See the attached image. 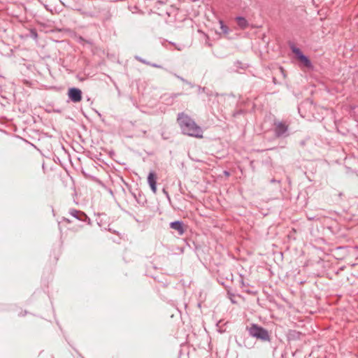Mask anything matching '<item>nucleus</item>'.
<instances>
[{"label":"nucleus","instance_id":"dca6fc26","mask_svg":"<svg viewBox=\"0 0 358 358\" xmlns=\"http://www.w3.org/2000/svg\"><path fill=\"white\" fill-rule=\"evenodd\" d=\"M240 277V284H241V287L242 288H245V287H247L249 285L248 284H246L245 282H244V279H243V275H239Z\"/></svg>","mask_w":358,"mask_h":358},{"label":"nucleus","instance_id":"9d476101","mask_svg":"<svg viewBox=\"0 0 358 358\" xmlns=\"http://www.w3.org/2000/svg\"><path fill=\"white\" fill-rule=\"evenodd\" d=\"M237 24L241 29H245L249 26L248 20L242 16H237L236 17Z\"/></svg>","mask_w":358,"mask_h":358},{"label":"nucleus","instance_id":"ddd939ff","mask_svg":"<svg viewBox=\"0 0 358 358\" xmlns=\"http://www.w3.org/2000/svg\"><path fill=\"white\" fill-rule=\"evenodd\" d=\"M29 36L31 38H32L33 39H34V40H37L38 35V33H37L36 29H31L29 30Z\"/></svg>","mask_w":358,"mask_h":358},{"label":"nucleus","instance_id":"c756f323","mask_svg":"<svg viewBox=\"0 0 358 358\" xmlns=\"http://www.w3.org/2000/svg\"><path fill=\"white\" fill-rule=\"evenodd\" d=\"M241 113V111H238V112H237L236 114H240Z\"/></svg>","mask_w":358,"mask_h":358},{"label":"nucleus","instance_id":"39448f33","mask_svg":"<svg viewBox=\"0 0 358 358\" xmlns=\"http://www.w3.org/2000/svg\"><path fill=\"white\" fill-rule=\"evenodd\" d=\"M67 94L69 99L73 103H78L82 100L83 92L78 87H70L68 90Z\"/></svg>","mask_w":358,"mask_h":358},{"label":"nucleus","instance_id":"0eeeda50","mask_svg":"<svg viewBox=\"0 0 358 358\" xmlns=\"http://www.w3.org/2000/svg\"><path fill=\"white\" fill-rule=\"evenodd\" d=\"M170 228L178 231V235L181 236L184 234L185 231V227L184 222L181 220H176L170 222Z\"/></svg>","mask_w":358,"mask_h":358},{"label":"nucleus","instance_id":"4468645a","mask_svg":"<svg viewBox=\"0 0 358 358\" xmlns=\"http://www.w3.org/2000/svg\"><path fill=\"white\" fill-rule=\"evenodd\" d=\"M180 94H179V93L171 94L168 96V98H166V96L164 95V100H173L175 98L178 97Z\"/></svg>","mask_w":358,"mask_h":358},{"label":"nucleus","instance_id":"7ed1b4c3","mask_svg":"<svg viewBox=\"0 0 358 358\" xmlns=\"http://www.w3.org/2000/svg\"><path fill=\"white\" fill-rule=\"evenodd\" d=\"M274 135L275 138H286L289 136V126L285 122L275 120L273 121Z\"/></svg>","mask_w":358,"mask_h":358},{"label":"nucleus","instance_id":"f257e3e1","mask_svg":"<svg viewBox=\"0 0 358 358\" xmlns=\"http://www.w3.org/2000/svg\"><path fill=\"white\" fill-rule=\"evenodd\" d=\"M177 122L182 134L198 138H203L202 128L196 123L193 118L184 112L178 114Z\"/></svg>","mask_w":358,"mask_h":358},{"label":"nucleus","instance_id":"f03ea898","mask_svg":"<svg viewBox=\"0 0 358 358\" xmlns=\"http://www.w3.org/2000/svg\"><path fill=\"white\" fill-rule=\"evenodd\" d=\"M246 331L251 337L258 341L262 342H271V336L268 331L256 323H252L247 326Z\"/></svg>","mask_w":358,"mask_h":358},{"label":"nucleus","instance_id":"4be33fe9","mask_svg":"<svg viewBox=\"0 0 358 358\" xmlns=\"http://www.w3.org/2000/svg\"><path fill=\"white\" fill-rule=\"evenodd\" d=\"M272 82H273V83L275 85H278V84H279V83L277 81V79H276V78H275V76H273V77L272 78Z\"/></svg>","mask_w":358,"mask_h":358},{"label":"nucleus","instance_id":"423d86ee","mask_svg":"<svg viewBox=\"0 0 358 358\" xmlns=\"http://www.w3.org/2000/svg\"><path fill=\"white\" fill-rule=\"evenodd\" d=\"M69 214L80 221L87 222L88 224L91 223L89 217L81 210L73 208L69 210Z\"/></svg>","mask_w":358,"mask_h":358},{"label":"nucleus","instance_id":"6e6552de","mask_svg":"<svg viewBox=\"0 0 358 358\" xmlns=\"http://www.w3.org/2000/svg\"><path fill=\"white\" fill-rule=\"evenodd\" d=\"M148 182L154 194L157 192V176L155 173L150 172L148 176Z\"/></svg>","mask_w":358,"mask_h":358},{"label":"nucleus","instance_id":"cd10ccee","mask_svg":"<svg viewBox=\"0 0 358 358\" xmlns=\"http://www.w3.org/2000/svg\"><path fill=\"white\" fill-rule=\"evenodd\" d=\"M183 83H185V84H187V83H189V81L185 79V81H183Z\"/></svg>","mask_w":358,"mask_h":358},{"label":"nucleus","instance_id":"f3484780","mask_svg":"<svg viewBox=\"0 0 358 358\" xmlns=\"http://www.w3.org/2000/svg\"><path fill=\"white\" fill-rule=\"evenodd\" d=\"M278 71L279 73L282 75V76L285 78H286V73H285V71L284 70V69L282 67V66H280L278 68Z\"/></svg>","mask_w":358,"mask_h":358},{"label":"nucleus","instance_id":"aec40b11","mask_svg":"<svg viewBox=\"0 0 358 358\" xmlns=\"http://www.w3.org/2000/svg\"><path fill=\"white\" fill-rule=\"evenodd\" d=\"M131 102L132 103V104L136 107V108H138V106L136 101V100H134L132 98H131Z\"/></svg>","mask_w":358,"mask_h":358},{"label":"nucleus","instance_id":"20e7f679","mask_svg":"<svg viewBox=\"0 0 358 358\" xmlns=\"http://www.w3.org/2000/svg\"><path fill=\"white\" fill-rule=\"evenodd\" d=\"M290 48L293 53L295 54L296 58L307 68L313 69V66L308 56L305 55L303 52L294 45H292Z\"/></svg>","mask_w":358,"mask_h":358},{"label":"nucleus","instance_id":"393cba45","mask_svg":"<svg viewBox=\"0 0 358 358\" xmlns=\"http://www.w3.org/2000/svg\"><path fill=\"white\" fill-rule=\"evenodd\" d=\"M224 176H229L230 173H229L228 171H224Z\"/></svg>","mask_w":358,"mask_h":358},{"label":"nucleus","instance_id":"5701e85b","mask_svg":"<svg viewBox=\"0 0 358 358\" xmlns=\"http://www.w3.org/2000/svg\"><path fill=\"white\" fill-rule=\"evenodd\" d=\"M270 182L271 183H275V182H277V183H280V180H276L275 178H273L270 180Z\"/></svg>","mask_w":358,"mask_h":358},{"label":"nucleus","instance_id":"7c9ffc66","mask_svg":"<svg viewBox=\"0 0 358 358\" xmlns=\"http://www.w3.org/2000/svg\"><path fill=\"white\" fill-rule=\"evenodd\" d=\"M82 358H84V357H82Z\"/></svg>","mask_w":358,"mask_h":358},{"label":"nucleus","instance_id":"1a4fd4ad","mask_svg":"<svg viewBox=\"0 0 358 358\" xmlns=\"http://www.w3.org/2000/svg\"><path fill=\"white\" fill-rule=\"evenodd\" d=\"M302 334L295 329H290L288 331L287 337L289 341H296L301 339Z\"/></svg>","mask_w":358,"mask_h":358},{"label":"nucleus","instance_id":"a878e982","mask_svg":"<svg viewBox=\"0 0 358 358\" xmlns=\"http://www.w3.org/2000/svg\"><path fill=\"white\" fill-rule=\"evenodd\" d=\"M167 285H168L167 282H163V284H162L163 287H166Z\"/></svg>","mask_w":358,"mask_h":358},{"label":"nucleus","instance_id":"bb28decb","mask_svg":"<svg viewBox=\"0 0 358 358\" xmlns=\"http://www.w3.org/2000/svg\"><path fill=\"white\" fill-rule=\"evenodd\" d=\"M64 220L67 222H70V220L69 219H67V218H64Z\"/></svg>","mask_w":358,"mask_h":358},{"label":"nucleus","instance_id":"9b49d317","mask_svg":"<svg viewBox=\"0 0 358 358\" xmlns=\"http://www.w3.org/2000/svg\"><path fill=\"white\" fill-rule=\"evenodd\" d=\"M197 88H198V94L205 93L206 94V96L208 97H211L213 96H218L217 93H214L212 90H210V89H208L207 87L197 86Z\"/></svg>","mask_w":358,"mask_h":358},{"label":"nucleus","instance_id":"c85d7f7f","mask_svg":"<svg viewBox=\"0 0 358 358\" xmlns=\"http://www.w3.org/2000/svg\"><path fill=\"white\" fill-rule=\"evenodd\" d=\"M26 313H27V311H24V314H23L22 315H24ZM20 315H22L20 314Z\"/></svg>","mask_w":358,"mask_h":358},{"label":"nucleus","instance_id":"2eb2a0df","mask_svg":"<svg viewBox=\"0 0 358 358\" xmlns=\"http://www.w3.org/2000/svg\"><path fill=\"white\" fill-rule=\"evenodd\" d=\"M134 58H135L137 61H138V62H141V63H143V64H146V65L150 64V62H148V61H147V60H145V59H143L142 57H139V56H137V55H136V56H135V57H134Z\"/></svg>","mask_w":358,"mask_h":358},{"label":"nucleus","instance_id":"412c9836","mask_svg":"<svg viewBox=\"0 0 358 358\" xmlns=\"http://www.w3.org/2000/svg\"><path fill=\"white\" fill-rule=\"evenodd\" d=\"M174 76H175L177 78H178L180 80H181L182 83H183V81H185V79L184 78H182V77H181V76H178V75H177V74H176V73H174Z\"/></svg>","mask_w":358,"mask_h":358},{"label":"nucleus","instance_id":"f8f14e48","mask_svg":"<svg viewBox=\"0 0 358 358\" xmlns=\"http://www.w3.org/2000/svg\"><path fill=\"white\" fill-rule=\"evenodd\" d=\"M220 28H221L222 32L224 34H228L229 31V29L228 27L224 24V22L222 20H220Z\"/></svg>","mask_w":358,"mask_h":358},{"label":"nucleus","instance_id":"a211bd4d","mask_svg":"<svg viewBox=\"0 0 358 358\" xmlns=\"http://www.w3.org/2000/svg\"><path fill=\"white\" fill-rule=\"evenodd\" d=\"M162 192L164 194V195L166 196V199L170 201H171V197H170L167 190L165 188H163Z\"/></svg>","mask_w":358,"mask_h":358},{"label":"nucleus","instance_id":"b1692460","mask_svg":"<svg viewBox=\"0 0 358 358\" xmlns=\"http://www.w3.org/2000/svg\"><path fill=\"white\" fill-rule=\"evenodd\" d=\"M187 85H188L192 88L195 87V85L192 83L191 82H189V83H187Z\"/></svg>","mask_w":358,"mask_h":358},{"label":"nucleus","instance_id":"6ab92c4d","mask_svg":"<svg viewBox=\"0 0 358 358\" xmlns=\"http://www.w3.org/2000/svg\"><path fill=\"white\" fill-rule=\"evenodd\" d=\"M148 66H151L155 67V68L163 69L162 66H161L159 64H155V63H151L150 62V64H148Z\"/></svg>","mask_w":358,"mask_h":358}]
</instances>
